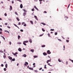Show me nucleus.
I'll list each match as a JSON object with an SVG mask.
<instances>
[{"label": "nucleus", "mask_w": 73, "mask_h": 73, "mask_svg": "<svg viewBox=\"0 0 73 73\" xmlns=\"http://www.w3.org/2000/svg\"><path fill=\"white\" fill-rule=\"evenodd\" d=\"M7 66H8V64H6L5 65V68H7Z\"/></svg>", "instance_id": "nucleus-25"}, {"label": "nucleus", "mask_w": 73, "mask_h": 73, "mask_svg": "<svg viewBox=\"0 0 73 73\" xmlns=\"http://www.w3.org/2000/svg\"><path fill=\"white\" fill-rule=\"evenodd\" d=\"M43 54L44 56H46V55H47V54L44 52L43 53Z\"/></svg>", "instance_id": "nucleus-7"}, {"label": "nucleus", "mask_w": 73, "mask_h": 73, "mask_svg": "<svg viewBox=\"0 0 73 73\" xmlns=\"http://www.w3.org/2000/svg\"><path fill=\"white\" fill-rule=\"evenodd\" d=\"M5 32H7V33H9V31H7V30H5Z\"/></svg>", "instance_id": "nucleus-24"}, {"label": "nucleus", "mask_w": 73, "mask_h": 73, "mask_svg": "<svg viewBox=\"0 0 73 73\" xmlns=\"http://www.w3.org/2000/svg\"><path fill=\"white\" fill-rule=\"evenodd\" d=\"M0 31H3V30L1 28H0Z\"/></svg>", "instance_id": "nucleus-52"}, {"label": "nucleus", "mask_w": 73, "mask_h": 73, "mask_svg": "<svg viewBox=\"0 0 73 73\" xmlns=\"http://www.w3.org/2000/svg\"><path fill=\"white\" fill-rule=\"evenodd\" d=\"M1 37H2V38H3V40H5V38H4V36H3L1 35Z\"/></svg>", "instance_id": "nucleus-16"}, {"label": "nucleus", "mask_w": 73, "mask_h": 73, "mask_svg": "<svg viewBox=\"0 0 73 73\" xmlns=\"http://www.w3.org/2000/svg\"><path fill=\"white\" fill-rule=\"evenodd\" d=\"M24 24H25V22H22V23H21V24L22 25H24Z\"/></svg>", "instance_id": "nucleus-33"}, {"label": "nucleus", "mask_w": 73, "mask_h": 73, "mask_svg": "<svg viewBox=\"0 0 73 73\" xmlns=\"http://www.w3.org/2000/svg\"><path fill=\"white\" fill-rule=\"evenodd\" d=\"M0 52L1 53H3V51L2 50H0Z\"/></svg>", "instance_id": "nucleus-42"}, {"label": "nucleus", "mask_w": 73, "mask_h": 73, "mask_svg": "<svg viewBox=\"0 0 73 73\" xmlns=\"http://www.w3.org/2000/svg\"><path fill=\"white\" fill-rule=\"evenodd\" d=\"M34 17H35V19L36 20H38V19H37V16L36 15L34 16Z\"/></svg>", "instance_id": "nucleus-9"}, {"label": "nucleus", "mask_w": 73, "mask_h": 73, "mask_svg": "<svg viewBox=\"0 0 73 73\" xmlns=\"http://www.w3.org/2000/svg\"><path fill=\"white\" fill-rule=\"evenodd\" d=\"M18 40H19L20 39V35H18Z\"/></svg>", "instance_id": "nucleus-26"}, {"label": "nucleus", "mask_w": 73, "mask_h": 73, "mask_svg": "<svg viewBox=\"0 0 73 73\" xmlns=\"http://www.w3.org/2000/svg\"><path fill=\"white\" fill-rule=\"evenodd\" d=\"M30 22L32 24H33V21H30Z\"/></svg>", "instance_id": "nucleus-20"}, {"label": "nucleus", "mask_w": 73, "mask_h": 73, "mask_svg": "<svg viewBox=\"0 0 73 73\" xmlns=\"http://www.w3.org/2000/svg\"><path fill=\"white\" fill-rule=\"evenodd\" d=\"M47 64H48V65H49V66H52V65H50V63H47Z\"/></svg>", "instance_id": "nucleus-30"}, {"label": "nucleus", "mask_w": 73, "mask_h": 73, "mask_svg": "<svg viewBox=\"0 0 73 73\" xmlns=\"http://www.w3.org/2000/svg\"><path fill=\"white\" fill-rule=\"evenodd\" d=\"M12 61H15V58L13 59H12Z\"/></svg>", "instance_id": "nucleus-37"}, {"label": "nucleus", "mask_w": 73, "mask_h": 73, "mask_svg": "<svg viewBox=\"0 0 73 73\" xmlns=\"http://www.w3.org/2000/svg\"><path fill=\"white\" fill-rule=\"evenodd\" d=\"M18 25H21V23L20 22H19L18 23Z\"/></svg>", "instance_id": "nucleus-41"}, {"label": "nucleus", "mask_w": 73, "mask_h": 73, "mask_svg": "<svg viewBox=\"0 0 73 73\" xmlns=\"http://www.w3.org/2000/svg\"><path fill=\"white\" fill-rule=\"evenodd\" d=\"M23 31H23V30H22V29H21V30H20V31H21V32H23Z\"/></svg>", "instance_id": "nucleus-48"}, {"label": "nucleus", "mask_w": 73, "mask_h": 73, "mask_svg": "<svg viewBox=\"0 0 73 73\" xmlns=\"http://www.w3.org/2000/svg\"><path fill=\"white\" fill-rule=\"evenodd\" d=\"M28 42H29V41H28V40L25 41H23V44L24 45L26 46V45H27V44L25 43H27Z\"/></svg>", "instance_id": "nucleus-1"}, {"label": "nucleus", "mask_w": 73, "mask_h": 73, "mask_svg": "<svg viewBox=\"0 0 73 73\" xmlns=\"http://www.w3.org/2000/svg\"><path fill=\"white\" fill-rule=\"evenodd\" d=\"M24 27H26L27 26V24L25 23L24 25H23Z\"/></svg>", "instance_id": "nucleus-34"}, {"label": "nucleus", "mask_w": 73, "mask_h": 73, "mask_svg": "<svg viewBox=\"0 0 73 73\" xmlns=\"http://www.w3.org/2000/svg\"><path fill=\"white\" fill-rule=\"evenodd\" d=\"M41 47H42V48H44V47H45V45H42L41 46Z\"/></svg>", "instance_id": "nucleus-31"}, {"label": "nucleus", "mask_w": 73, "mask_h": 73, "mask_svg": "<svg viewBox=\"0 0 73 73\" xmlns=\"http://www.w3.org/2000/svg\"><path fill=\"white\" fill-rule=\"evenodd\" d=\"M57 35V33L56 32L55 33V35Z\"/></svg>", "instance_id": "nucleus-47"}, {"label": "nucleus", "mask_w": 73, "mask_h": 73, "mask_svg": "<svg viewBox=\"0 0 73 73\" xmlns=\"http://www.w3.org/2000/svg\"><path fill=\"white\" fill-rule=\"evenodd\" d=\"M15 15H17V16H19V14H18L17 13V12H15Z\"/></svg>", "instance_id": "nucleus-27"}, {"label": "nucleus", "mask_w": 73, "mask_h": 73, "mask_svg": "<svg viewBox=\"0 0 73 73\" xmlns=\"http://www.w3.org/2000/svg\"><path fill=\"white\" fill-rule=\"evenodd\" d=\"M68 61H66V65H68Z\"/></svg>", "instance_id": "nucleus-64"}, {"label": "nucleus", "mask_w": 73, "mask_h": 73, "mask_svg": "<svg viewBox=\"0 0 73 73\" xmlns=\"http://www.w3.org/2000/svg\"><path fill=\"white\" fill-rule=\"evenodd\" d=\"M65 18H66V19H68V17L67 16H65Z\"/></svg>", "instance_id": "nucleus-51"}, {"label": "nucleus", "mask_w": 73, "mask_h": 73, "mask_svg": "<svg viewBox=\"0 0 73 73\" xmlns=\"http://www.w3.org/2000/svg\"><path fill=\"white\" fill-rule=\"evenodd\" d=\"M14 25H15V27H17L18 28V29H20L19 27H18V26H17L16 25L14 24Z\"/></svg>", "instance_id": "nucleus-10"}, {"label": "nucleus", "mask_w": 73, "mask_h": 73, "mask_svg": "<svg viewBox=\"0 0 73 73\" xmlns=\"http://www.w3.org/2000/svg\"><path fill=\"white\" fill-rule=\"evenodd\" d=\"M41 24H43V25H46V24L45 23H41Z\"/></svg>", "instance_id": "nucleus-22"}, {"label": "nucleus", "mask_w": 73, "mask_h": 73, "mask_svg": "<svg viewBox=\"0 0 73 73\" xmlns=\"http://www.w3.org/2000/svg\"><path fill=\"white\" fill-rule=\"evenodd\" d=\"M47 54H49L51 53V52H50V50H48L47 52Z\"/></svg>", "instance_id": "nucleus-2"}, {"label": "nucleus", "mask_w": 73, "mask_h": 73, "mask_svg": "<svg viewBox=\"0 0 73 73\" xmlns=\"http://www.w3.org/2000/svg\"><path fill=\"white\" fill-rule=\"evenodd\" d=\"M50 31H54V29H50Z\"/></svg>", "instance_id": "nucleus-32"}, {"label": "nucleus", "mask_w": 73, "mask_h": 73, "mask_svg": "<svg viewBox=\"0 0 73 73\" xmlns=\"http://www.w3.org/2000/svg\"><path fill=\"white\" fill-rule=\"evenodd\" d=\"M11 2L12 4H13V3H14V2L13 1H12Z\"/></svg>", "instance_id": "nucleus-59"}, {"label": "nucleus", "mask_w": 73, "mask_h": 73, "mask_svg": "<svg viewBox=\"0 0 73 73\" xmlns=\"http://www.w3.org/2000/svg\"><path fill=\"white\" fill-rule=\"evenodd\" d=\"M5 25H7V23H5Z\"/></svg>", "instance_id": "nucleus-53"}, {"label": "nucleus", "mask_w": 73, "mask_h": 73, "mask_svg": "<svg viewBox=\"0 0 73 73\" xmlns=\"http://www.w3.org/2000/svg\"><path fill=\"white\" fill-rule=\"evenodd\" d=\"M58 61H59V62H61V61L60 60V59H58Z\"/></svg>", "instance_id": "nucleus-38"}, {"label": "nucleus", "mask_w": 73, "mask_h": 73, "mask_svg": "<svg viewBox=\"0 0 73 73\" xmlns=\"http://www.w3.org/2000/svg\"><path fill=\"white\" fill-rule=\"evenodd\" d=\"M23 11L25 12V13H26V12H27V10H25V9H23Z\"/></svg>", "instance_id": "nucleus-29"}, {"label": "nucleus", "mask_w": 73, "mask_h": 73, "mask_svg": "<svg viewBox=\"0 0 73 73\" xmlns=\"http://www.w3.org/2000/svg\"><path fill=\"white\" fill-rule=\"evenodd\" d=\"M33 57L34 58H37L38 56H33Z\"/></svg>", "instance_id": "nucleus-28"}, {"label": "nucleus", "mask_w": 73, "mask_h": 73, "mask_svg": "<svg viewBox=\"0 0 73 73\" xmlns=\"http://www.w3.org/2000/svg\"><path fill=\"white\" fill-rule=\"evenodd\" d=\"M7 28H9V29H10V28H11V27L9 26H7Z\"/></svg>", "instance_id": "nucleus-44"}, {"label": "nucleus", "mask_w": 73, "mask_h": 73, "mask_svg": "<svg viewBox=\"0 0 73 73\" xmlns=\"http://www.w3.org/2000/svg\"><path fill=\"white\" fill-rule=\"evenodd\" d=\"M17 1H19V2H20L21 3L22 1L21 0H17Z\"/></svg>", "instance_id": "nucleus-39"}, {"label": "nucleus", "mask_w": 73, "mask_h": 73, "mask_svg": "<svg viewBox=\"0 0 73 73\" xmlns=\"http://www.w3.org/2000/svg\"><path fill=\"white\" fill-rule=\"evenodd\" d=\"M4 71H6V70H7V68H4Z\"/></svg>", "instance_id": "nucleus-36"}, {"label": "nucleus", "mask_w": 73, "mask_h": 73, "mask_svg": "<svg viewBox=\"0 0 73 73\" xmlns=\"http://www.w3.org/2000/svg\"><path fill=\"white\" fill-rule=\"evenodd\" d=\"M4 15H5V16H7V13H5L4 14Z\"/></svg>", "instance_id": "nucleus-45"}, {"label": "nucleus", "mask_w": 73, "mask_h": 73, "mask_svg": "<svg viewBox=\"0 0 73 73\" xmlns=\"http://www.w3.org/2000/svg\"><path fill=\"white\" fill-rule=\"evenodd\" d=\"M12 54H13V55H14V56H15L16 54H18L17 52H16L15 53H14L13 52H12Z\"/></svg>", "instance_id": "nucleus-3"}, {"label": "nucleus", "mask_w": 73, "mask_h": 73, "mask_svg": "<svg viewBox=\"0 0 73 73\" xmlns=\"http://www.w3.org/2000/svg\"><path fill=\"white\" fill-rule=\"evenodd\" d=\"M8 58L9 59V60H12V58L10 56H9L8 57Z\"/></svg>", "instance_id": "nucleus-8"}, {"label": "nucleus", "mask_w": 73, "mask_h": 73, "mask_svg": "<svg viewBox=\"0 0 73 73\" xmlns=\"http://www.w3.org/2000/svg\"><path fill=\"white\" fill-rule=\"evenodd\" d=\"M29 41L30 43H32V39L31 38L29 39Z\"/></svg>", "instance_id": "nucleus-13"}, {"label": "nucleus", "mask_w": 73, "mask_h": 73, "mask_svg": "<svg viewBox=\"0 0 73 73\" xmlns=\"http://www.w3.org/2000/svg\"><path fill=\"white\" fill-rule=\"evenodd\" d=\"M1 66H2V67H3V66H4V65H3V64H1Z\"/></svg>", "instance_id": "nucleus-49"}, {"label": "nucleus", "mask_w": 73, "mask_h": 73, "mask_svg": "<svg viewBox=\"0 0 73 73\" xmlns=\"http://www.w3.org/2000/svg\"><path fill=\"white\" fill-rule=\"evenodd\" d=\"M9 44L10 45H11V42H10L9 43Z\"/></svg>", "instance_id": "nucleus-63"}, {"label": "nucleus", "mask_w": 73, "mask_h": 73, "mask_svg": "<svg viewBox=\"0 0 73 73\" xmlns=\"http://www.w3.org/2000/svg\"><path fill=\"white\" fill-rule=\"evenodd\" d=\"M47 35L48 36V37H50V34H49V33H48Z\"/></svg>", "instance_id": "nucleus-40"}, {"label": "nucleus", "mask_w": 73, "mask_h": 73, "mask_svg": "<svg viewBox=\"0 0 73 73\" xmlns=\"http://www.w3.org/2000/svg\"><path fill=\"white\" fill-rule=\"evenodd\" d=\"M70 4L69 5H68V8H69V6H70Z\"/></svg>", "instance_id": "nucleus-62"}, {"label": "nucleus", "mask_w": 73, "mask_h": 73, "mask_svg": "<svg viewBox=\"0 0 73 73\" xmlns=\"http://www.w3.org/2000/svg\"><path fill=\"white\" fill-rule=\"evenodd\" d=\"M2 34V32L0 31V35H1Z\"/></svg>", "instance_id": "nucleus-61"}, {"label": "nucleus", "mask_w": 73, "mask_h": 73, "mask_svg": "<svg viewBox=\"0 0 73 73\" xmlns=\"http://www.w3.org/2000/svg\"><path fill=\"white\" fill-rule=\"evenodd\" d=\"M16 19H17V20L18 21H20V19H19V18L18 17H17L16 18Z\"/></svg>", "instance_id": "nucleus-21"}, {"label": "nucleus", "mask_w": 73, "mask_h": 73, "mask_svg": "<svg viewBox=\"0 0 73 73\" xmlns=\"http://www.w3.org/2000/svg\"><path fill=\"white\" fill-rule=\"evenodd\" d=\"M29 68L30 70H33V68H32L29 67Z\"/></svg>", "instance_id": "nucleus-15"}, {"label": "nucleus", "mask_w": 73, "mask_h": 73, "mask_svg": "<svg viewBox=\"0 0 73 73\" xmlns=\"http://www.w3.org/2000/svg\"><path fill=\"white\" fill-rule=\"evenodd\" d=\"M63 48H64V50H65V46L64 45V46H63Z\"/></svg>", "instance_id": "nucleus-57"}, {"label": "nucleus", "mask_w": 73, "mask_h": 73, "mask_svg": "<svg viewBox=\"0 0 73 73\" xmlns=\"http://www.w3.org/2000/svg\"><path fill=\"white\" fill-rule=\"evenodd\" d=\"M42 69V68H39V70H41V69Z\"/></svg>", "instance_id": "nucleus-54"}, {"label": "nucleus", "mask_w": 73, "mask_h": 73, "mask_svg": "<svg viewBox=\"0 0 73 73\" xmlns=\"http://www.w3.org/2000/svg\"><path fill=\"white\" fill-rule=\"evenodd\" d=\"M49 62H51V60H48L46 62V63H49Z\"/></svg>", "instance_id": "nucleus-12"}, {"label": "nucleus", "mask_w": 73, "mask_h": 73, "mask_svg": "<svg viewBox=\"0 0 73 73\" xmlns=\"http://www.w3.org/2000/svg\"><path fill=\"white\" fill-rule=\"evenodd\" d=\"M34 8H35V9H36L37 10V11H38V8H37V7H36V6H34Z\"/></svg>", "instance_id": "nucleus-6"}, {"label": "nucleus", "mask_w": 73, "mask_h": 73, "mask_svg": "<svg viewBox=\"0 0 73 73\" xmlns=\"http://www.w3.org/2000/svg\"><path fill=\"white\" fill-rule=\"evenodd\" d=\"M58 40H59V41H61V40L59 39H58Z\"/></svg>", "instance_id": "nucleus-55"}, {"label": "nucleus", "mask_w": 73, "mask_h": 73, "mask_svg": "<svg viewBox=\"0 0 73 73\" xmlns=\"http://www.w3.org/2000/svg\"><path fill=\"white\" fill-rule=\"evenodd\" d=\"M3 57L4 58H6V56L5 55H3Z\"/></svg>", "instance_id": "nucleus-46"}, {"label": "nucleus", "mask_w": 73, "mask_h": 73, "mask_svg": "<svg viewBox=\"0 0 73 73\" xmlns=\"http://www.w3.org/2000/svg\"><path fill=\"white\" fill-rule=\"evenodd\" d=\"M30 51H31L32 53H33L34 52L35 50L33 49H31L30 50Z\"/></svg>", "instance_id": "nucleus-17"}, {"label": "nucleus", "mask_w": 73, "mask_h": 73, "mask_svg": "<svg viewBox=\"0 0 73 73\" xmlns=\"http://www.w3.org/2000/svg\"><path fill=\"white\" fill-rule=\"evenodd\" d=\"M27 15V13H24L23 14V16H25V15Z\"/></svg>", "instance_id": "nucleus-11"}, {"label": "nucleus", "mask_w": 73, "mask_h": 73, "mask_svg": "<svg viewBox=\"0 0 73 73\" xmlns=\"http://www.w3.org/2000/svg\"><path fill=\"white\" fill-rule=\"evenodd\" d=\"M43 36V35H40V37H41V36Z\"/></svg>", "instance_id": "nucleus-60"}, {"label": "nucleus", "mask_w": 73, "mask_h": 73, "mask_svg": "<svg viewBox=\"0 0 73 73\" xmlns=\"http://www.w3.org/2000/svg\"><path fill=\"white\" fill-rule=\"evenodd\" d=\"M12 7L11 6H10V9H9L10 11H12Z\"/></svg>", "instance_id": "nucleus-5"}, {"label": "nucleus", "mask_w": 73, "mask_h": 73, "mask_svg": "<svg viewBox=\"0 0 73 73\" xmlns=\"http://www.w3.org/2000/svg\"><path fill=\"white\" fill-rule=\"evenodd\" d=\"M31 10L32 11H35V9H32Z\"/></svg>", "instance_id": "nucleus-43"}, {"label": "nucleus", "mask_w": 73, "mask_h": 73, "mask_svg": "<svg viewBox=\"0 0 73 73\" xmlns=\"http://www.w3.org/2000/svg\"><path fill=\"white\" fill-rule=\"evenodd\" d=\"M44 13H47L46 11H44Z\"/></svg>", "instance_id": "nucleus-56"}, {"label": "nucleus", "mask_w": 73, "mask_h": 73, "mask_svg": "<svg viewBox=\"0 0 73 73\" xmlns=\"http://www.w3.org/2000/svg\"><path fill=\"white\" fill-rule=\"evenodd\" d=\"M17 44H21V42H18L17 43Z\"/></svg>", "instance_id": "nucleus-23"}, {"label": "nucleus", "mask_w": 73, "mask_h": 73, "mask_svg": "<svg viewBox=\"0 0 73 73\" xmlns=\"http://www.w3.org/2000/svg\"><path fill=\"white\" fill-rule=\"evenodd\" d=\"M35 72H36V73H37V70H34Z\"/></svg>", "instance_id": "nucleus-58"}, {"label": "nucleus", "mask_w": 73, "mask_h": 73, "mask_svg": "<svg viewBox=\"0 0 73 73\" xmlns=\"http://www.w3.org/2000/svg\"><path fill=\"white\" fill-rule=\"evenodd\" d=\"M42 31H43V32H45V30L43 28L42 29Z\"/></svg>", "instance_id": "nucleus-35"}, {"label": "nucleus", "mask_w": 73, "mask_h": 73, "mask_svg": "<svg viewBox=\"0 0 73 73\" xmlns=\"http://www.w3.org/2000/svg\"><path fill=\"white\" fill-rule=\"evenodd\" d=\"M66 41L67 42H69V40H66Z\"/></svg>", "instance_id": "nucleus-50"}, {"label": "nucleus", "mask_w": 73, "mask_h": 73, "mask_svg": "<svg viewBox=\"0 0 73 73\" xmlns=\"http://www.w3.org/2000/svg\"><path fill=\"white\" fill-rule=\"evenodd\" d=\"M23 57H27V55L25 54H24L23 55Z\"/></svg>", "instance_id": "nucleus-18"}, {"label": "nucleus", "mask_w": 73, "mask_h": 73, "mask_svg": "<svg viewBox=\"0 0 73 73\" xmlns=\"http://www.w3.org/2000/svg\"><path fill=\"white\" fill-rule=\"evenodd\" d=\"M25 63L24 64V65H25V66H27V65H28V62H25Z\"/></svg>", "instance_id": "nucleus-4"}, {"label": "nucleus", "mask_w": 73, "mask_h": 73, "mask_svg": "<svg viewBox=\"0 0 73 73\" xmlns=\"http://www.w3.org/2000/svg\"><path fill=\"white\" fill-rule=\"evenodd\" d=\"M20 7L21 8H23V5L22 4H21L20 5Z\"/></svg>", "instance_id": "nucleus-14"}, {"label": "nucleus", "mask_w": 73, "mask_h": 73, "mask_svg": "<svg viewBox=\"0 0 73 73\" xmlns=\"http://www.w3.org/2000/svg\"><path fill=\"white\" fill-rule=\"evenodd\" d=\"M18 50L20 52H21V48H19L18 49Z\"/></svg>", "instance_id": "nucleus-19"}]
</instances>
